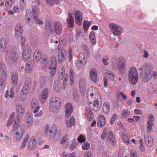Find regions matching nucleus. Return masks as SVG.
<instances>
[{
    "label": "nucleus",
    "mask_w": 157,
    "mask_h": 157,
    "mask_svg": "<svg viewBox=\"0 0 157 157\" xmlns=\"http://www.w3.org/2000/svg\"><path fill=\"white\" fill-rule=\"evenodd\" d=\"M87 101L90 108L95 111L100 107L101 97L98 90L94 86L89 87L87 90Z\"/></svg>",
    "instance_id": "obj_1"
},
{
    "label": "nucleus",
    "mask_w": 157,
    "mask_h": 157,
    "mask_svg": "<svg viewBox=\"0 0 157 157\" xmlns=\"http://www.w3.org/2000/svg\"><path fill=\"white\" fill-rule=\"evenodd\" d=\"M25 37L22 36L21 38L20 43L21 47L23 49L22 57L24 60L27 61L30 57L32 50L29 44H25Z\"/></svg>",
    "instance_id": "obj_2"
},
{
    "label": "nucleus",
    "mask_w": 157,
    "mask_h": 157,
    "mask_svg": "<svg viewBox=\"0 0 157 157\" xmlns=\"http://www.w3.org/2000/svg\"><path fill=\"white\" fill-rule=\"evenodd\" d=\"M61 101L58 98L53 97L50 103V110L53 112H56L59 109L61 105Z\"/></svg>",
    "instance_id": "obj_3"
},
{
    "label": "nucleus",
    "mask_w": 157,
    "mask_h": 157,
    "mask_svg": "<svg viewBox=\"0 0 157 157\" xmlns=\"http://www.w3.org/2000/svg\"><path fill=\"white\" fill-rule=\"evenodd\" d=\"M129 82L133 85L136 84L138 81V75L137 71L135 67H132L128 73Z\"/></svg>",
    "instance_id": "obj_4"
},
{
    "label": "nucleus",
    "mask_w": 157,
    "mask_h": 157,
    "mask_svg": "<svg viewBox=\"0 0 157 157\" xmlns=\"http://www.w3.org/2000/svg\"><path fill=\"white\" fill-rule=\"evenodd\" d=\"M57 126L56 125L53 124L50 128L49 132L44 134L48 139L52 140L55 136L57 130Z\"/></svg>",
    "instance_id": "obj_5"
},
{
    "label": "nucleus",
    "mask_w": 157,
    "mask_h": 157,
    "mask_svg": "<svg viewBox=\"0 0 157 157\" xmlns=\"http://www.w3.org/2000/svg\"><path fill=\"white\" fill-rule=\"evenodd\" d=\"M109 27L114 35L119 36L122 33V29L119 26L113 23H111L109 24Z\"/></svg>",
    "instance_id": "obj_6"
},
{
    "label": "nucleus",
    "mask_w": 157,
    "mask_h": 157,
    "mask_svg": "<svg viewBox=\"0 0 157 157\" xmlns=\"http://www.w3.org/2000/svg\"><path fill=\"white\" fill-rule=\"evenodd\" d=\"M19 119H17L15 120L14 124L13 125V130H15V132H18L19 133L21 132V134H24V126L23 124H21L18 126L19 124Z\"/></svg>",
    "instance_id": "obj_7"
},
{
    "label": "nucleus",
    "mask_w": 157,
    "mask_h": 157,
    "mask_svg": "<svg viewBox=\"0 0 157 157\" xmlns=\"http://www.w3.org/2000/svg\"><path fill=\"white\" fill-rule=\"evenodd\" d=\"M62 28L61 24L60 22L56 21L54 23V30L51 29L50 31L52 33L54 32L58 35H59L62 33Z\"/></svg>",
    "instance_id": "obj_8"
},
{
    "label": "nucleus",
    "mask_w": 157,
    "mask_h": 157,
    "mask_svg": "<svg viewBox=\"0 0 157 157\" xmlns=\"http://www.w3.org/2000/svg\"><path fill=\"white\" fill-rule=\"evenodd\" d=\"M67 54L66 50L64 49H61L59 51L58 54V60L59 63H62L64 61L66 58Z\"/></svg>",
    "instance_id": "obj_9"
},
{
    "label": "nucleus",
    "mask_w": 157,
    "mask_h": 157,
    "mask_svg": "<svg viewBox=\"0 0 157 157\" xmlns=\"http://www.w3.org/2000/svg\"><path fill=\"white\" fill-rule=\"evenodd\" d=\"M40 107L37 100L35 98H33L31 101L30 108L31 110H34V113H36L40 109Z\"/></svg>",
    "instance_id": "obj_10"
},
{
    "label": "nucleus",
    "mask_w": 157,
    "mask_h": 157,
    "mask_svg": "<svg viewBox=\"0 0 157 157\" xmlns=\"http://www.w3.org/2000/svg\"><path fill=\"white\" fill-rule=\"evenodd\" d=\"M79 86L81 92L85 93L87 86V82L86 78H80L79 82Z\"/></svg>",
    "instance_id": "obj_11"
},
{
    "label": "nucleus",
    "mask_w": 157,
    "mask_h": 157,
    "mask_svg": "<svg viewBox=\"0 0 157 157\" xmlns=\"http://www.w3.org/2000/svg\"><path fill=\"white\" fill-rule=\"evenodd\" d=\"M75 18L76 23L78 26H80L82 24V15L80 11L77 10L75 13Z\"/></svg>",
    "instance_id": "obj_12"
},
{
    "label": "nucleus",
    "mask_w": 157,
    "mask_h": 157,
    "mask_svg": "<svg viewBox=\"0 0 157 157\" xmlns=\"http://www.w3.org/2000/svg\"><path fill=\"white\" fill-rule=\"evenodd\" d=\"M16 111L17 116V119H19L24 113L25 109L20 103H17L16 105Z\"/></svg>",
    "instance_id": "obj_13"
},
{
    "label": "nucleus",
    "mask_w": 157,
    "mask_h": 157,
    "mask_svg": "<svg viewBox=\"0 0 157 157\" xmlns=\"http://www.w3.org/2000/svg\"><path fill=\"white\" fill-rule=\"evenodd\" d=\"M48 94V90L47 89H44L39 97L40 102L44 103L46 100Z\"/></svg>",
    "instance_id": "obj_14"
},
{
    "label": "nucleus",
    "mask_w": 157,
    "mask_h": 157,
    "mask_svg": "<svg viewBox=\"0 0 157 157\" xmlns=\"http://www.w3.org/2000/svg\"><path fill=\"white\" fill-rule=\"evenodd\" d=\"M65 116L68 117L70 116L72 111L73 106L72 104L69 103L65 105Z\"/></svg>",
    "instance_id": "obj_15"
},
{
    "label": "nucleus",
    "mask_w": 157,
    "mask_h": 157,
    "mask_svg": "<svg viewBox=\"0 0 157 157\" xmlns=\"http://www.w3.org/2000/svg\"><path fill=\"white\" fill-rule=\"evenodd\" d=\"M141 76L142 80L146 83L148 82L151 78V76L149 73L145 71H142L141 73Z\"/></svg>",
    "instance_id": "obj_16"
},
{
    "label": "nucleus",
    "mask_w": 157,
    "mask_h": 157,
    "mask_svg": "<svg viewBox=\"0 0 157 157\" xmlns=\"http://www.w3.org/2000/svg\"><path fill=\"white\" fill-rule=\"evenodd\" d=\"M153 138L151 136L145 135L144 141L146 144L148 146H151L153 144Z\"/></svg>",
    "instance_id": "obj_17"
},
{
    "label": "nucleus",
    "mask_w": 157,
    "mask_h": 157,
    "mask_svg": "<svg viewBox=\"0 0 157 157\" xmlns=\"http://www.w3.org/2000/svg\"><path fill=\"white\" fill-rule=\"evenodd\" d=\"M90 77L91 80L94 82H96L97 81V74L96 70L92 69L90 71Z\"/></svg>",
    "instance_id": "obj_18"
},
{
    "label": "nucleus",
    "mask_w": 157,
    "mask_h": 157,
    "mask_svg": "<svg viewBox=\"0 0 157 157\" xmlns=\"http://www.w3.org/2000/svg\"><path fill=\"white\" fill-rule=\"evenodd\" d=\"M41 53L38 50H36L35 52L33 55L34 62L37 63L39 61L41 57Z\"/></svg>",
    "instance_id": "obj_19"
},
{
    "label": "nucleus",
    "mask_w": 157,
    "mask_h": 157,
    "mask_svg": "<svg viewBox=\"0 0 157 157\" xmlns=\"http://www.w3.org/2000/svg\"><path fill=\"white\" fill-rule=\"evenodd\" d=\"M15 36H19L21 35L23 32L22 25L20 24H17L15 28Z\"/></svg>",
    "instance_id": "obj_20"
},
{
    "label": "nucleus",
    "mask_w": 157,
    "mask_h": 157,
    "mask_svg": "<svg viewBox=\"0 0 157 157\" xmlns=\"http://www.w3.org/2000/svg\"><path fill=\"white\" fill-rule=\"evenodd\" d=\"M37 144L35 138L34 137H32L29 140L28 144V149L29 150H31L33 149Z\"/></svg>",
    "instance_id": "obj_21"
},
{
    "label": "nucleus",
    "mask_w": 157,
    "mask_h": 157,
    "mask_svg": "<svg viewBox=\"0 0 157 157\" xmlns=\"http://www.w3.org/2000/svg\"><path fill=\"white\" fill-rule=\"evenodd\" d=\"M67 26L69 28L73 27L74 25V20L71 13L68 14L67 18L66 19Z\"/></svg>",
    "instance_id": "obj_22"
},
{
    "label": "nucleus",
    "mask_w": 157,
    "mask_h": 157,
    "mask_svg": "<svg viewBox=\"0 0 157 157\" xmlns=\"http://www.w3.org/2000/svg\"><path fill=\"white\" fill-rule=\"evenodd\" d=\"M120 65L118 67L119 71L121 74H122L124 70V67L125 61L123 57H121L119 59Z\"/></svg>",
    "instance_id": "obj_23"
},
{
    "label": "nucleus",
    "mask_w": 157,
    "mask_h": 157,
    "mask_svg": "<svg viewBox=\"0 0 157 157\" xmlns=\"http://www.w3.org/2000/svg\"><path fill=\"white\" fill-rule=\"evenodd\" d=\"M102 109L104 113L105 114H107L109 112L110 108L109 102H105L104 103Z\"/></svg>",
    "instance_id": "obj_24"
},
{
    "label": "nucleus",
    "mask_w": 157,
    "mask_h": 157,
    "mask_svg": "<svg viewBox=\"0 0 157 157\" xmlns=\"http://www.w3.org/2000/svg\"><path fill=\"white\" fill-rule=\"evenodd\" d=\"M116 98L117 100L121 101L122 99L124 100L127 98V95L122 92H117L116 94Z\"/></svg>",
    "instance_id": "obj_25"
},
{
    "label": "nucleus",
    "mask_w": 157,
    "mask_h": 157,
    "mask_svg": "<svg viewBox=\"0 0 157 157\" xmlns=\"http://www.w3.org/2000/svg\"><path fill=\"white\" fill-rule=\"evenodd\" d=\"M105 123V117L102 115L99 116L98 118V121L97 123L98 126L101 127L103 126Z\"/></svg>",
    "instance_id": "obj_26"
},
{
    "label": "nucleus",
    "mask_w": 157,
    "mask_h": 157,
    "mask_svg": "<svg viewBox=\"0 0 157 157\" xmlns=\"http://www.w3.org/2000/svg\"><path fill=\"white\" fill-rule=\"evenodd\" d=\"M31 86V81L29 79L26 81L25 85H24L21 91H28L30 89Z\"/></svg>",
    "instance_id": "obj_27"
},
{
    "label": "nucleus",
    "mask_w": 157,
    "mask_h": 157,
    "mask_svg": "<svg viewBox=\"0 0 157 157\" xmlns=\"http://www.w3.org/2000/svg\"><path fill=\"white\" fill-rule=\"evenodd\" d=\"M12 54H11V58L13 62H16L17 59V56L16 49L15 48H13L12 49Z\"/></svg>",
    "instance_id": "obj_28"
},
{
    "label": "nucleus",
    "mask_w": 157,
    "mask_h": 157,
    "mask_svg": "<svg viewBox=\"0 0 157 157\" xmlns=\"http://www.w3.org/2000/svg\"><path fill=\"white\" fill-rule=\"evenodd\" d=\"M143 71L150 73V71L152 70L153 67L151 64L149 63H145L143 66Z\"/></svg>",
    "instance_id": "obj_29"
},
{
    "label": "nucleus",
    "mask_w": 157,
    "mask_h": 157,
    "mask_svg": "<svg viewBox=\"0 0 157 157\" xmlns=\"http://www.w3.org/2000/svg\"><path fill=\"white\" fill-rule=\"evenodd\" d=\"M34 66L30 62H28L26 63L25 71L28 73L32 72L33 70Z\"/></svg>",
    "instance_id": "obj_30"
},
{
    "label": "nucleus",
    "mask_w": 157,
    "mask_h": 157,
    "mask_svg": "<svg viewBox=\"0 0 157 157\" xmlns=\"http://www.w3.org/2000/svg\"><path fill=\"white\" fill-rule=\"evenodd\" d=\"M108 140L113 145L115 144V139L113 137V133L111 131L109 132L108 136L107 137Z\"/></svg>",
    "instance_id": "obj_31"
},
{
    "label": "nucleus",
    "mask_w": 157,
    "mask_h": 157,
    "mask_svg": "<svg viewBox=\"0 0 157 157\" xmlns=\"http://www.w3.org/2000/svg\"><path fill=\"white\" fill-rule=\"evenodd\" d=\"M112 67L114 69L118 68L120 65L119 61H117L116 57H114L111 61Z\"/></svg>",
    "instance_id": "obj_32"
},
{
    "label": "nucleus",
    "mask_w": 157,
    "mask_h": 157,
    "mask_svg": "<svg viewBox=\"0 0 157 157\" xmlns=\"http://www.w3.org/2000/svg\"><path fill=\"white\" fill-rule=\"evenodd\" d=\"M86 115L88 120L89 121H92L94 117V114L92 111L89 108H87L86 109Z\"/></svg>",
    "instance_id": "obj_33"
},
{
    "label": "nucleus",
    "mask_w": 157,
    "mask_h": 157,
    "mask_svg": "<svg viewBox=\"0 0 157 157\" xmlns=\"http://www.w3.org/2000/svg\"><path fill=\"white\" fill-rule=\"evenodd\" d=\"M23 134H21V132L19 133L18 132H14L13 134V139L14 140L16 141L20 140L23 136Z\"/></svg>",
    "instance_id": "obj_34"
},
{
    "label": "nucleus",
    "mask_w": 157,
    "mask_h": 157,
    "mask_svg": "<svg viewBox=\"0 0 157 157\" xmlns=\"http://www.w3.org/2000/svg\"><path fill=\"white\" fill-rule=\"evenodd\" d=\"M122 137L125 144L127 145H129L130 143V138L128 137V135L123 133Z\"/></svg>",
    "instance_id": "obj_35"
},
{
    "label": "nucleus",
    "mask_w": 157,
    "mask_h": 157,
    "mask_svg": "<svg viewBox=\"0 0 157 157\" xmlns=\"http://www.w3.org/2000/svg\"><path fill=\"white\" fill-rule=\"evenodd\" d=\"M58 74L59 79H62L65 75L64 68L63 66H61L59 67Z\"/></svg>",
    "instance_id": "obj_36"
},
{
    "label": "nucleus",
    "mask_w": 157,
    "mask_h": 157,
    "mask_svg": "<svg viewBox=\"0 0 157 157\" xmlns=\"http://www.w3.org/2000/svg\"><path fill=\"white\" fill-rule=\"evenodd\" d=\"M61 85L60 82L58 81L54 83V89L56 92H59L60 90Z\"/></svg>",
    "instance_id": "obj_37"
},
{
    "label": "nucleus",
    "mask_w": 157,
    "mask_h": 157,
    "mask_svg": "<svg viewBox=\"0 0 157 157\" xmlns=\"http://www.w3.org/2000/svg\"><path fill=\"white\" fill-rule=\"evenodd\" d=\"M75 123V119L73 116H72L68 121H67L66 124L67 127H71Z\"/></svg>",
    "instance_id": "obj_38"
},
{
    "label": "nucleus",
    "mask_w": 157,
    "mask_h": 157,
    "mask_svg": "<svg viewBox=\"0 0 157 157\" xmlns=\"http://www.w3.org/2000/svg\"><path fill=\"white\" fill-rule=\"evenodd\" d=\"M29 139V136L27 135L24 138L23 140L21 143V146L20 147V149L21 150L23 149L27 145V143L28 142V141Z\"/></svg>",
    "instance_id": "obj_39"
},
{
    "label": "nucleus",
    "mask_w": 157,
    "mask_h": 157,
    "mask_svg": "<svg viewBox=\"0 0 157 157\" xmlns=\"http://www.w3.org/2000/svg\"><path fill=\"white\" fill-rule=\"evenodd\" d=\"M33 17H38L39 13V10L36 6H33L32 7Z\"/></svg>",
    "instance_id": "obj_40"
},
{
    "label": "nucleus",
    "mask_w": 157,
    "mask_h": 157,
    "mask_svg": "<svg viewBox=\"0 0 157 157\" xmlns=\"http://www.w3.org/2000/svg\"><path fill=\"white\" fill-rule=\"evenodd\" d=\"M42 62V68L44 69L46 68L47 65L48 63V61L47 59V56H44L41 59Z\"/></svg>",
    "instance_id": "obj_41"
},
{
    "label": "nucleus",
    "mask_w": 157,
    "mask_h": 157,
    "mask_svg": "<svg viewBox=\"0 0 157 157\" xmlns=\"http://www.w3.org/2000/svg\"><path fill=\"white\" fill-rule=\"evenodd\" d=\"M49 69L50 70V76L51 77L53 76L56 72V66H50Z\"/></svg>",
    "instance_id": "obj_42"
},
{
    "label": "nucleus",
    "mask_w": 157,
    "mask_h": 157,
    "mask_svg": "<svg viewBox=\"0 0 157 157\" xmlns=\"http://www.w3.org/2000/svg\"><path fill=\"white\" fill-rule=\"evenodd\" d=\"M89 37L92 44H96V41L95 39V34L93 31L91 32L90 34Z\"/></svg>",
    "instance_id": "obj_43"
},
{
    "label": "nucleus",
    "mask_w": 157,
    "mask_h": 157,
    "mask_svg": "<svg viewBox=\"0 0 157 157\" xmlns=\"http://www.w3.org/2000/svg\"><path fill=\"white\" fill-rule=\"evenodd\" d=\"M6 45V42L4 38H2L0 40V48L3 50H4Z\"/></svg>",
    "instance_id": "obj_44"
},
{
    "label": "nucleus",
    "mask_w": 157,
    "mask_h": 157,
    "mask_svg": "<svg viewBox=\"0 0 157 157\" xmlns=\"http://www.w3.org/2000/svg\"><path fill=\"white\" fill-rule=\"evenodd\" d=\"M15 0H6L5 7L6 9H10L13 4Z\"/></svg>",
    "instance_id": "obj_45"
},
{
    "label": "nucleus",
    "mask_w": 157,
    "mask_h": 157,
    "mask_svg": "<svg viewBox=\"0 0 157 157\" xmlns=\"http://www.w3.org/2000/svg\"><path fill=\"white\" fill-rule=\"evenodd\" d=\"M73 98L75 101L79 99V95L77 89L76 88H74L73 89Z\"/></svg>",
    "instance_id": "obj_46"
},
{
    "label": "nucleus",
    "mask_w": 157,
    "mask_h": 157,
    "mask_svg": "<svg viewBox=\"0 0 157 157\" xmlns=\"http://www.w3.org/2000/svg\"><path fill=\"white\" fill-rule=\"evenodd\" d=\"M0 72L1 74L5 75L7 74L5 68V65L3 63L1 62L0 63Z\"/></svg>",
    "instance_id": "obj_47"
},
{
    "label": "nucleus",
    "mask_w": 157,
    "mask_h": 157,
    "mask_svg": "<svg viewBox=\"0 0 157 157\" xmlns=\"http://www.w3.org/2000/svg\"><path fill=\"white\" fill-rule=\"evenodd\" d=\"M69 139V136L68 135L66 134L62 138L60 141V143L64 144L66 143Z\"/></svg>",
    "instance_id": "obj_48"
},
{
    "label": "nucleus",
    "mask_w": 157,
    "mask_h": 157,
    "mask_svg": "<svg viewBox=\"0 0 157 157\" xmlns=\"http://www.w3.org/2000/svg\"><path fill=\"white\" fill-rule=\"evenodd\" d=\"M11 79L14 85H16L18 80L17 75L16 74V72H13L12 73Z\"/></svg>",
    "instance_id": "obj_49"
},
{
    "label": "nucleus",
    "mask_w": 157,
    "mask_h": 157,
    "mask_svg": "<svg viewBox=\"0 0 157 157\" xmlns=\"http://www.w3.org/2000/svg\"><path fill=\"white\" fill-rule=\"evenodd\" d=\"M91 22L88 21L86 20H85L83 23V28L84 32H87L88 29H89L90 25H91Z\"/></svg>",
    "instance_id": "obj_50"
},
{
    "label": "nucleus",
    "mask_w": 157,
    "mask_h": 157,
    "mask_svg": "<svg viewBox=\"0 0 157 157\" xmlns=\"http://www.w3.org/2000/svg\"><path fill=\"white\" fill-rule=\"evenodd\" d=\"M50 62L51 63L50 66H57L56 59L54 56H51L50 59Z\"/></svg>",
    "instance_id": "obj_51"
},
{
    "label": "nucleus",
    "mask_w": 157,
    "mask_h": 157,
    "mask_svg": "<svg viewBox=\"0 0 157 157\" xmlns=\"http://www.w3.org/2000/svg\"><path fill=\"white\" fill-rule=\"evenodd\" d=\"M68 80V76L67 75H66L63 80L62 85H61V87L63 89H64L66 88L67 86V82Z\"/></svg>",
    "instance_id": "obj_52"
},
{
    "label": "nucleus",
    "mask_w": 157,
    "mask_h": 157,
    "mask_svg": "<svg viewBox=\"0 0 157 157\" xmlns=\"http://www.w3.org/2000/svg\"><path fill=\"white\" fill-rule=\"evenodd\" d=\"M75 65L78 69H80L82 68L85 65L84 62H81L79 60H77L75 62Z\"/></svg>",
    "instance_id": "obj_53"
},
{
    "label": "nucleus",
    "mask_w": 157,
    "mask_h": 157,
    "mask_svg": "<svg viewBox=\"0 0 157 157\" xmlns=\"http://www.w3.org/2000/svg\"><path fill=\"white\" fill-rule=\"evenodd\" d=\"M45 80L44 78H42L39 81V83H38L37 81H35L34 82V84L36 86H43L45 84Z\"/></svg>",
    "instance_id": "obj_54"
},
{
    "label": "nucleus",
    "mask_w": 157,
    "mask_h": 157,
    "mask_svg": "<svg viewBox=\"0 0 157 157\" xmlns=\"http://www.w3.org/2000/svg\"><path fill=\"white\" fill-rule=\"evenodd\" d=\"M27 93L23 91H21L20 94L19 99L21 101H24L27 97Z\"/></svg>",
    "instance_id": "obj_55"
},
{
    "label": "nucleus",
    "mask_w": 157,
    "mask_h": 157,
    "mask_svg": "<svg viewBox=\"0 0 157 157\" xmlns=\"http://www.w3.org/2000/svg\"><path fill=\"white\" fill-rule=\"evenodd\" d=\"M78 59L81 62H84L85 63V65L86 64L87 61V59L86 57L83 55L82 54H79L78 57Z\"/></svg>",
    "instance_id": "obj_56"
},
{
    "label": "nucleus",
    "mask_w": 157,
    "mask_h": 157,
    "mask_svg": "<svg viewBox=\"0 0 157 157\" xmlns=\"http://www.w3.org/2000/svg\"><path fill=\"white\" fill-rule=\"evenodd\" d=\"M109 59L108 56H104L102 59V63L105 66H107L109 64Z\"/></svg>",
    "instance_id": "obj_57"
},
{
    "label": "nucleus",
    "mask_w": 157,
    "mask_h": 157,
    "mask_svg": "<svg viewBox=\"0 0 157 157\" xmlns=\"http://www.w3.org/2000/svg\"><path fill=\"white\" fill-rule=\"evenodd\" d=\"M105 73L108 75H109V78L112 80H113L114 78V75L112 72L111 71L107 70L105 71Z\"/></svg>",
    "instance_id": "obj_58"
},
{
    "label": "nucleus",
    "mask_w": 157,
    "mask_h": 157,
    "mask_svg": "<svg viewBox=\"0 0 157 157\" xmlns=\"http://www.w3.org/2000/svg\"><path fill=\"white\" fill-rule=\"evenodd\" d=\"M82 149L84 150H88L90 146V144L88 142H85L82 145Z\"/></svg>",
    "instance_id": "obj_59"
},
{
    "label": "nucleus",
    "mask_w": 157,
    "mask_h": 157,
    "mask_svg": "<svg viewBox=\"0 0 157 157\" xmlns=\"http://www.w3.org/2000/svg\"><path fill=\"white\" fill-rule=\"evenodd\" d=\"M129 114L130 111L126 109L124 110L122 113L121 116L124 118H125Z\"/></svg>",
    "instance_id": "obj_60"
},
{
    "label": "nucleus",
    "mask_w": 157,
    "mask_h": 157,
    "mask_svg": "<svg viewBox=\"0 0 157 157\" xmlns=\"http://www.w3.org/2000/svg\"><path fill=\"white\" fill-rule=\"evenodd\" d=\"M78 141L79 143H82L86 141V139L83 136L80 134L78 138Z\"/></svg>",
    "instance_id": "obj_61"
},
{
    "label": "nucleus",
    "mask_w": 157,
    "mask_h": 157,
    "mask_svg": "<svg viewBox=\"0 0 157 157\" xmlns=\"http://www.w3.org/2000/svg\"><path fill=\"white\" fill-rule=\"evenodd\" d=\"M46 1L47 3L50 5L53 4L54 3L58 4L60 2L59 0H46Z\"/></svg>",
    "instance_id": "obj_62"
},
{
    "label": "nucleus",
    "mask_w": 157,
    "mask_h": 157,
    "mask_svg": "<svg viewBox=\"0 0 157 157\" xmlns=\"http://www.w3.org/2000/svg\"><path fill=\"white\" fill-rule=\"evenodd\" d=\"M117 117V115L116 114H113L112 117L110 120V123L113 124H114L116 119Z\"/></svg>",
    "instance_id": "obj_63"
},
{
    "label": "nucleus",
    "mask_w": 157,
    "mask_h": 157,
    "mask_svg": "<svg viewBox=\"0 0 157 157\" xmlns=\"http://www.w3.org/2000/svg\"><path fill=\"white\" fill-rule=\"evenodd\" d=\"M83 157H93V154L90 151H87L84 153Z\"/></svg>",
    "instance_id": "obj_64"
}]
</instances>
